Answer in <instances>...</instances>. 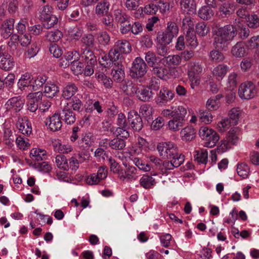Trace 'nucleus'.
<instances>
[{"label":"nucleus","mask_w":259,"mask_h":259,"mask_svg":"<svg viewBox=\"0 0 259 259\" xmlns=\"http://www.w3.org/2000/svg\"><path fill=\"white\" fill-rule=\"evenodd\" d=\"M237 34L236 29L232 25H226L218 29L214 38L213 45L216 49H223Z\"/></svg>","instance_id":"1"},{"label":"nucleus","mask_w":259,"mask_h":259,"mask_svg":"<svg viewBox=\"0 0 259 259\" xmlns=\"http://www.w3.org/2000/svg\"><path fill=\"white\" fill-rule=\"evenodd\" d=\"M178 31V27L175 22H168L165 30L162 32H158L157 36L158 42L169 45L177 35Z\"/></svg>","instance_id":"2"},{"label":"nucleus","mask_w":259,"mask_h":259,"mask_svg":"<svg viewBox=\"0 0 259 259\" xmlns=\"http://www.w3.org/2000/svg\"><path fill=\"white\" fill-rule=\"evenodd\" d=\"M138 87L132 85L131 88V92L127 93L131 96L135 95L136 97L141 101L144 102H150L153 98L154 94L150 88L152 87Z\"/></svg>","instance_id":"3"},{"label":"nucleus","mask_w":259,"mask_h":259,"mask_svg":"<svg viewBox=\"0 0 259 259\" xmlns=\"http://www.w3.org/2000/svg\"><path fill=\"white\" fill-rule=\"evenodd\" d=\"M240 129L234 127L231 129L228 133L226 139L221 141L222 144L217 149L219 153H223L231 148L230 144L236 145L238 141Z\"/></svg>","instance_id":"4"},{"label":"nucleus","mask_w":259,"mask_h":259,"mask_svg":"<svg viewBox=\"0 0 259 259\" xmlns=\"http://www.w3.org/2000/svg\"><path fill=\"white\" fill-rule=\"evenodd\" d=\"M52 11V7L46 5L43 7L40 11V19L44 22V26L47 29L53 27L58 22V18L53 14Z\"/></svg>","instance_id":"5"},{"label":"nucleus","mask_w":259,"mask_h":259,"mask_svg":"<svg viewBox=\"0 0 259 259\" xmlns=\"http://www.w3.org/2000/svg\"><path fill=\"white\" fill-rule=\"evenodd\" d=\"M148 65L141 57H137L133 62L130 75L133 78L143 77L146 73Z\"/></svg>","instance_id":"6"},{"label":"nucleus","mask_w":259,"mask_h":259,"mask_svg":"<svg viewBox=\"0 0 259 259\" xmlns=\"http://www.w3.org/2000/svg\"><path fill=\"white\" fill-rule=\"evenodd\" d=\"M157 149L160 156L168 159H171L178 151L177 146L170 142L159 143Z\"/></svg>","instance_id":"7"},{"label":"nucleus","mask_w":259,"mask_h":259,"mask_svg":"<svg viewBox=\"0 0 259 259\" xmlns=\"http://www.w3.org/2000/svg\"><path fill=\"white\" fill-rule=\"evenodd\" d=\"M236 9L235 3L228 1L220 5L216 15L220 19L228 18L235 13Z\"/></svg>","instance_id":"8"},{"label":"nucleus","mask_w":259,"mask_h":259,"mask_svg":"<svg viewBox=\"0 0 259 259\" xmlns=\"http://www.w3.org/2000/svg\"><path fill=\"white\" fill-rule=\"evenodd\" d=\"M238 94L241 99L246 100L252 99L256 94L255 87L251 81L242 83L239 86Z\"/></svg>","instance_id":"9"},{"label":"nucleus","mask_w":259,"mask_h":259,"mask_svg":"<svg viewBox=\"0 0 259 259\" xmlns=\"http://www.w3.org/2000/svg\"><path fill=\"white\" fill-rule=\"evenodd\" d=\"M187 114L186 109H181L180 112V115L173 117L168 122L167 125L169 130L173 132L179 131L184 125Z\"/></svg>","instance_id":"10"},{"label":"nucleus","mask_w":259,"mask_h":259,"mask_svg":"<svg viewBox=\"0 0 259 259\" xmlns=\"http://www.w3.org/2000/svg\"><path fill=\"white\" fill-rule=\"evenodd\" d=\"M15 65L13 58L5 51V47L0 46V68L4 70H11Z\"/></svg>","instance_id":"11"},{"label":"nucleus","mask_w":259,"mask_h":259,"mask_svg":"<svg viewBox=\"0 0 259 259\" xmlns=\"http://www.w3.org/2000/svg\"><path fill=\"white\" fill-rule=\"evenodd\" d=\"M127 120L132 128L135 131L139 132L143 127L142 119L138 113L135 110L128 113Z\"/></svg>","instance_id":"12"},{"label":"nucleus","mask_w":259,"mask_h":259,"mask_svg":"<svg viewBox=\"0 0 259 259\" xmlns=\"http://www.w3.org/2000/svg\"><path fill=\"white\" fill-rule=\"evenodd\" d=\"M15 20L12 18L7 19L3 22L1 26V32L4 38H8L13 34Z\"/></svg>","instance_id":"13"},{"label":"nucleus","mask_w":259,"mask_h":259,"mask_svg":"<svg viewBox=\"0 0 259 259\" xmlns=\"http://www.w3.org/2000/svg\"><path fill=\"white\" fill-rule=\"evenodd\" d=\"M113 79L117 82H121L124 78V67L120 61L114 63L111 72Z\"/></svg>","instance_id":"14"},{"label":"nucleus","mask_w":259,"mask_h":259,"mask_svg":"<svg viewBox=\"0 0 259 259\" xmlns=\"http://www.w3.org/2000/svg\"><path fill=\"white\" fill-rule=\"evenodd\" d=\"M61 115L55 113L50 117L48 120H47L46 123L49 124V128L53 132L57 131L62 127V121L61 120Z\"/></svg>","instance_id":"15"},{"label":"nucleus","mask_w":259,"mask_h":259,"mask_svg":"<svg viewBox=\"0 0 259 259\" xmlns=\"http://www.w3.org/2000/svg\"><path fill=\"white\" fill-rule=\"evenodd\" d=\"M175 94L167 88H163L160 90L157 102L160 104H164L171 101L174 97Z\"/></svg>","instance_id":"16"},{"label":"nucleus","mask_w":259,"mask_h":259,"mask_svg":"<svg viewBox=\"0 0 259 259\" xmlns=\"http://www.w3.org/2000/svg\"><path fill=\"white\" fill-rule=\"evenodd\" d=\"M24 104V100L20 97H13L9 99L7 103V108L13 110L15 112L20 111Z\"/></svg>","instance_id":"17"},{"label":"nucleus","mask_w":259,"mask_h":259,"mask_svg":"<svg viewBox=\"0 0 259 259\" xmlns=\"http://www.w3.org/2000/svg\"><path fill=\"white\" fill-rule=\"evenodd\" d=\"M61 119L67 124H71L76 120L75 114L70 108L65 106L61 114Z\"/></svg>","instance_id":"18"},{"label":"nucleus","mask_w":259,"mask_h":259,"mask_svg":"<svg viewBox=\"0 0 259 259\" xmlns=\"http://www.w3.org/2000/svg\"><path fill=\"white\" fill-rule=\"evenodd\" d=\"M110 8L109 3L105 0L99 2L95 8V14L99 16L102 17L107 15L109 13Z\"/></svg>","instance_id":"19"},{"label":"nucleus","mask_w":259,"mask_h":259,"mask_svg":"<svg viewBox=\"0 0 259 259\" xmlns=\"http://www.w3.org/2000/svg\"><path fill=\"white\" fill-rule=\"evenodd\" d=\"M196 134V130L192 125H188L181 131L182 140L186 141L193 140L195 138Z\"/></svg>","instance_id":"20"},{"label":"nucleus","mask_w":259,"mask_h":259,"mask_svg":"<svg viewBox=\"0 0 259 259\" xmlns=\"http://www.w3.org/2000/svg\"><path fill=\"white\" fill-rule=\"evenodd\" d=\"M114 47L119 53L122 54H129L132 51V47L130 42L126 40H118L114 44Z\"/></svg>","instance_id":"21"},{"label":"nucleus","mask_w":259,"mask_h":259,"mask_svg":"<svg viewBox=\"0 0 259 259\" xmlns=\"http://www.w3.org/2000/svg\"><path fill=\"white\" fill-rule=\"evenodd\" d=\"M181 9L189 14H193L196 12V5L194 0H181Z\"/></svg>","instance_id":"22"},{"label":"nucleus","mask_w":259,"mask_h":259,"mask_svg":"<svg viewBox=\"0 0 259 259\" xmlns=\"http://www.w3.org/2000/svg\"><path fill=\"white\" fill-rule=\"evenodd\" d=\"M151 68V71L153 74L162 79H165L168 73V69L165 66L161 65V62Z\"/></svg>","instance_id":"23"},{"label":"nucleus","mask_w":259,"mask_h":259,"mask_svg":"<svg viewBox=\"0 0 259 259\" xmlns=\"http://www.w3.org/2000/svg\"><path fill=\"white\" fill-rule=\"evenodd\" d=\"M77 90L78 88L74 83L69 82L64 88L62 96L64 98L69 100L74 95Z\"/></svg>","instance_id":"24"},{"label":"nucleus","mask_w":259,"mask_h":259,"mask_svg":"<svg viewBox=\"0 0 259 259\" xmlns=\"http://www.w3.org/2000/svg\"><path fill=\"white\" fill-rule=\"evenodd\" d=\"M32 76L28 73L23 75L18 82L19 88L21 90H24L25 88H32Z\"/></svg>","instance_id":"25"},{"label":"nucleus","mask_w":259,"mask_h":259,"mask_svg":"<svg viewBox=\"0 0 259 259\" xmlns=\"http://www.w3.org/2000/svg\"><path fill=\"white\" fill-rule=\"evenodd\" d=\"M229 70V67L225 64H219L214 68L213 74L218 80H220L226 75Z\"/></svg>","instance_id":"26"},{"label":"nucleus","mask_w":259,"mask_h":259,"mask_svg":"<svg viewBox=\"0 0 259 259\" xmlns=\"http://www.w3.org/2000/svg\"><path fill=\"white\" fill-rule=\"evenodd\" d=\"M145 59L147 63V65L152 68L155 65L161 62V59L157 57L155 54L152 51H148L145 53Z\"/></svg>","instance_id":"27"},{"label":"nucleus","mask_w":259,"mask_h":259,"mask_svg":"<svg viewBox=\"0 0 259 259\" xmlns=\"http://www.w3.org/2000/svg\"><path fill=\"white\" fill-rule=\"evenodd\" d=\"M116 22L121 24L130 22V17L121 9L115 10L114 12Z\"/></svg>","instance_id":"28"},{"label":"nucleus","mask_w":259,"mask_h":259,"mask_svg":"<svg viewBox=\"0 0 259 259\" xmlns=\"http://www.w3.org/2000/svg\"><path fill=\"white\" fill-rule=\"evenodd\" d=\"M80 56L84 62L97 61L96 57L90 48L82 49Z\"/></svg>","instance_id":"29"},{"label":"nucleus","mask_w":259,"mask_h":259,"mask_svg":"<svg viewBox=\"0 0 259 259\" xmlns=\"http://www.w3.org/2000/svg\"><path fill=\"white\" fill-rule=\"evenodd\" d=\"M231 53L233 56L237 57L244 56L246 54L244 44L242 41L237 42L232 48Z\"/></svg>","instance_id":"30"},{"label":"nucleus","mask_w":259,"mask_h":259,"mask_svg":"<svg viewBox=\"0 0 259 259\" xmlns=\"http://www.w3.org/2000/svg\"><path fill=\"white\" fill-rule=\"evenodd\" d=\"M125 141L123 139L116 137L109 142V147L113 150H121L125 147Z\"/></svg>","instance_id":"31"},{"label":"nucleus","mask_w":259,"mask_h":259,"mask_svg":"<svg viewBox=\"0 0 259 259\" xmlns=\"http://www.w3.org/2000/svg\"><path fill=\"white\" fill-rule=\"evenodd\" d=\"M30 156L33 160H42L46 159L47 152L43 149L33 148L30 151Z\"/></svg>","instance_id":"32"},{"label":"nucleus","mask_w":259,"mask_h":259,"mask_svg":"<svg viewBox=\"0 0 259 259\" xmlns=\"http://www.w3.org/2000/svg\"><path fill=\"white\" fill-rule=\"evenodd\" d=\"M17 127L21 133L26 136H29L32 132L31 123L28 120H22L17 124Z\"/></svg>","instance_id":"33"},{"label":"nucleus","mask_w":259,"mask_h":259,"mask_svg":"<svg viewBox=\"0 0 259 259\" xmlns=\"http://www.w3.org/2000/svg\"><path fill=\"white\" fill-rule=\"evenodd\" d=\"M214 12L211 8L208 6H204L199 10L198 16L203 20H208L213 16Z\"/></svg>","instance_id":"34"},{"label":"nucleus","mask_w":259,"mask_h":259,"mask_svg":"<svg viewBox=\"0 0 259 259\" xmlns=\"http://www.w3.org/2000/svg\"><path fill=\"white\" fill-rule=\"evenodd\" d=\"M157 3L160 12L164 15L167 14L170 10L174 7L173 1L166 2L165 0H162Z\"/></svg>","instance_id":"35"},{"label":"nucleus","mask_w":259,"mask_h":259,"mask_svg":"<svg viewBox=\"0 0 259 259\" xmlns=\"http://www.w3.org/2000/svg\"><path fill=\"white\" fill-rule=\"evenodd\" d=\"M59 91V88L55 84L47 83L45 86L44 92L47 97L53 98Z\"/></svg>","instance_id":"36"},{"label":"nucleus","mask_w":259,"mask_h":259,"mask_svg":"<svg viewBox=\"0 0 259 259\" xmlns=\"http://www.w3.org/2000/svg\"><path fill=\"white\" fill-rule=\"evenodd\" d=\"M110 131L113 135H115L116 137L121 138L124 140L130 137V133L126 130V127H112L110 129Z\"/></svg>","instance_id":"37"},{"label":"nucleus","mask_w":259,"mask_h":259,"mask_svg":"<svg viewBox=\"0 0 259 259\" xmlns=\"http://www.w3.org/2000/svg\"><path fill=\"white\" fill-rule=\"evenodd\" d=\"M97 39L100 45L103 47L108 46L110 41V36L107 32L101 31L97 34Z\"/></svg>","instance_id":"38"},{"label":"nucleus","mask_w":259,"mask_h":259,"mask_svg":"<svg viewBox=\"0 0 259 259\" xmlns=\"http://www.w3.org/2000/svg\"><path fill=\"white\" fill-rule=\"evenodd\" d=\"M219 139L220 136L218 134L212 130L208 138L206 139L207 142L205 143L204 145L207 147H212L215 145Z\"/></svg>","instance_id":"39"},{"label":"nucleus","mask_w":259,"mask_h":259,"mask_svg":"<svg viewBox=\"0 0 259 259\" xmlns=\"http://www.w3.org/2000/svg\"><path fill=\"white\" fill-rule=\"evenodd\" d=\"M141 185L145 189H148L155 184L154 179L151 176L144 175L140 179Z\"/></svg>","instance_id":"40"},{"label":"nucleus","mask_w":259,"mask_h":259,"mask_svg":"<svg viewBox=\"0 0 259 259\" xmlns=\"http://www.w3.org/2000/svg\"><path fill=\"white\" fill-rule=\"evenodd\" d=\"M237 171L238 175L243 179L247 178L250 173V168L245 163L238 164Z\"/></svg>","instance_id":"41"},{"label":"nucleus","mask_w":259,"mask_h":259,"mask_svg":"<svg viewBox=\"0 0 259 259\" xmlns=\"http://www.w3.org/2000/svg\"><path fill=\"white\" fill-rule=\"evenodd\" d=\"M169 66H175L179 65L181 62V58L179 55L168 56L163 59Z\"/></svg>","instance_id":"42"},{"label":"nucleus","mask_w":259,"mask_h":259,"mask_svg":"<svg viewBox=\"0 0 259 259\" xmlns=\"http://www.w3.org/2000/svg\"><path fill=\"white\" fill-rule=\"evenodd\" d=\"M84 65V62L76 60L71 64V69L75 75H78L83 72Z\"/></svg>","instance_id":"43"},{"label":"nucleus","mask_w":259,"mask_h":259,"mask_svg":"<svg viewBox=\"0 0 259 259\" xmlns=\"http://www.w3.org/2000/svg\"><path fill=\"white\" fill-rule=\"evenodd\" d=\"M46 38L50 42H55L59 41L62 36V32L58 30L49 31L46 35Z\"/></svg>","instance_id":"44"},{"label":"nucleus","mask_w":259,"mask_h":259,"mask_svg":"<svg viewBox=\"0 0 259 259\" xmlns=\"http://www.w3.org/2000/svg\"><path fill=\"white\" fill-rule=\"evenodd\" d=\"M240 76L235 72H232L228 76V82L230 85V90H233L240 82Z\"/></svg>","instance_id":"45"},{"label":"nucleus","mask_w":259,"mask_h":259,"mask_svg":"<svg viewBox=\"0 0 259 259\" xmlns=\"http://www.w3.org/2000/svg\"><path fill=\"white\" fill-rule=\"evenodd\" d=\"M209 31V27L204 22H199L196 25V33L200 36H204Z\"/></svg>","instance_id":"46"},{"label":"nucleus","mask_w":259,"mask_h":259,"mask_svg":"<svg viewBox=\"0 0 259 259\" xmlns=\"http://www.w3.org/2000/svg\"><path fill=\"white\" fill-rule=\"evenodd\" d=\"M202 71V67L199 63L193 62L191 63V67L188 71V75L199 76Z\"/></svg>","instance_id":"47"},{"label":"nucleus","mask_w":259,"mask_h":259,"mask_svg":"<svg viewBox=\"0 0 259 259\" xmlns=\"http://www.w3.org/2000/svg\"><path fill=\"white\" fill-rule=\"evenodd\" d=\"M56 162L58 167L66 170L68 169V160L64 155H57L56 157Z\"/></svg>","instance_id":"48"},{"label":"nucleus","mask_w":259,"mask_h":259,"mask_svg":"<svg viewBox=\"0 0 259 259\" xmlns=\"http://www.w3.org/2000/svg\"><path fill=\"white\" fill-rule=\"evenodd\" d=\"M197 154L195 155V160L198 163L206 164L207 159V152L206 150L201 149L196 151Z\"/></svg>","instance_id":"49"},{"label":"nucleus","mask_w":259,"mask_h":259,"mask_svg":"<svg viewBox=\"0 0 259 259\" xmlns=\"http://www.w3.org/2000/svg\"><path fill=\"white\" fill-rule=\"evenodd\" d=\"M81 41L85 48H93L95 45L94 36L91 33L87 34L81 38Z\"/></svg>","instance_id":"50"},{"label":"nucleus","mask_w":259,"mask_h":259,"mask_svg":"<svg viewBox=\"0 0 259 259\" xmlns=\"http://www.w3.org/2000/svg\"><path fill=\"white\" fill-rule=\"evenodd\" d=\"M248 27L256 29L259 27V17L256 14L248 15L247 20Z\"/></svg>","instance_id":"51"},{"label":"nucleus","mask_w":259,"mask_h":259,"mask_svg":"<svg viewBox=\"0 0 259 259\" xmlns=\"http://www.w3.org/2000/svg\"><path fill=\"white\" fill-rule=\"evenodd\" d=\"M102 19V22L105 25L106 29L108 31H111L114 30L115 26L113 24V19L112 16L109 13Z\"/></svg>","instance_id":"52"},{"label":"nucleus","mask_w":259,"mask_h":259,"mask_svg":"<svg viewBox=\"0 0 259 259\" xmlns=\"http://www.w3.org/2000/svg\"><path fill=\"white\" fill-rule=\"evenodd\" d=\"M47 77L45 76H39L32 82V90L31 91H36L41 87L46 82ZM30 90V89H29Z\"/></svg>","instance_id":"53"},{"label":"nucleus","mask_w":259,"mask_h":259,"mask_svg":"<svg viewBox=\"0 0 259 259\" xmlns=\"http://www.w3.org/2000/svg\"><path fill=\"white\" fill-rule=\"evenodd\" d=\"M108 57L110 61L112 63H116V62L122 57V55L121 53H119V52L117 50L115 47H113V48L109 51Z\"/></svg>","instance_id":"54"},{"label":"nucleus","mask_w":259,"mask_h":259,"mask_svg":"<svg viewBox=\"0 0 259 259\" xmlns=\"http://www.w3.org/2000/svg\"><path fill=\"white\" fill-rule=\"evenodd\" d=\"M39 50V48L37 44L35 43L32 44L25 53L24 55L25 58L30 59L34 57L38 53Z\"/></svg>","instance_id":"55"},{"label":"nucleus","mask_w":259,"mask_h":259,"mask_svg":"<svg viewBox=\"0 0 259 259\" xmlns=\"http://www.w3.org/2000/svg\"><path fill=\"white\" fill-rule=\"evenodd\" d=\"M175 167L180 166L185 160V156L178 152L170 159Z\"/></svg>","instance_id":"56"},{"label":"nucleus","mask_w":259,"mask_h":259,"mask_svg":"<svg viewBox=\"0 0 259 259\" xmlns=\"http://www.w3.org/2000/svg\"><path fill=\"white\" fill-rule=\"evenodd\" d=\"M65 57L70 62L71 64L76 60H79L80 56L77 51H69L64 55Z\"/></svg>","instance_id":"57"},{"label":"nucleus","mask_w":259,"mask_h":259,"mask_svg":"<svg viewBox=\"0 0 259 259\" xmlns=\"http://www.w3.org/2000/svg\"><path fill=\"white\" fill-rule=\"evenodd\" d=\"M210 60L214 62H220L224 59V55L218 50H212L209 53Z\"/></svg>","instance_id":"58"},{"label":"nucleus","mask_w":259,"mask_h":259,"mask_svg":"<svg viewBox=\"0 0 259 259\" xmlns=\"http://www.w3.org/2000/svg\"><path fill=\"white\" fill-rule=\"evenodd\" d=\"M186 38L189 45L195 48L198 45L196 36L193 33V31L187 30Z\"/></svg>","instance_id":"59"},{"label":"nucleus","mask_w":259,"mask_h":259,"mask_svg":"<svg viewBox=\"0 0 259 259\" xmlns=\"http://www.w3.org/2000/svg\"><path fill=\"white\" fill-rule=\"evenodd\" d=\"M240 111L237 108H232L229 113L230 118L232 120V125H236L239 118Z\"/></svg>","instance_id":"60"},{"label":"nucleus","mask_w":259,"mask_h":259,"mask_svg":"<svg viewBox=\"0 0 259 259\" xmlns=\"http://www.w3.org/2000/svg\"><path fill=\"white\" fill-rule=\"evenodd\" d=\"M84 74L86 76H91L94 73V66L97 65V61L84 62Z\"/></svg>","instance_id":"61"},{"label":"nucleus","mask_w":259,"mask_h":259,"mask_svg":"<svg viewBox=\"0 0 259 259\" xmlns=\"http://www.w3.org/2000/svg\"><path fill=\"white\" fill-rule=\"evenodd\" d=\"M199 118L202 122L208 123L212 121V116L209 111L200 110Z\"/></svg>","instance_id":"62"},{"label":"nucleus","mask_w":259,"mask_h":259,"mask_svg":"<svg viewBox=\"0 0 259 259\" xmlns=\"http://www.w3.org/2000/svg\"><path fill=\"white\" fill-rule=\"evenodd\" d=\"M49 51L51 54H53V56L55 58H59L62 55V51L60 47H59L56 44H50L49 47Z\"/></svg>","instance_id":"63"},{"label":"nucleus","mask_w":259,"mask_h":259,"mask_svg":"<svg viewBox=\"0 0 259 259\" xmlns=\"http://www.w3.org/2000/svg\"><path fill=\"white\" fill-rule=\"evenodd\" d=\"M97 77L99 81L103 83L106 88L111 87L113 81L109 77H108L106 75L102 73H99Z\"/></svg>","instance_id":"64"}]
</instances>
